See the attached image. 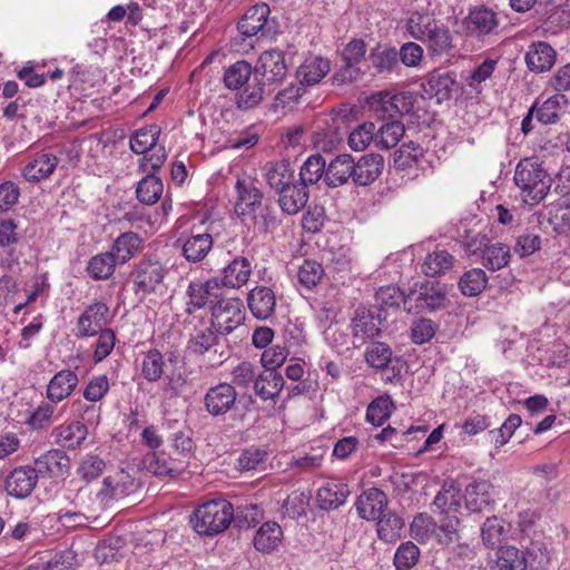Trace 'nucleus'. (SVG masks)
<instances>
[{"label": "nucleus", "instance_id": "obj_11", "mask_svg": "<svg viewBox=\"0 0 570 570\" xmlns=\"http://www.w3.org/2000/svg\"><path fill=\"white\" fill-rule=\"evenodd\" d=\"M237 395L234 385L218 383L206 391L204 407L212 416H223L236 405Z\"/></svg>", "mask_w": 570, "mask_h": 570}, {"label": "nucleus", "instance_id": "obj_52", "mask_svg": "<svg viewBox=\"0 0 570 570\" xmlns=\"http://www.w3.org/2000/svg\"><path fill=\"white\" fill-rule=\"evenodd\" d=\"M488 285V276L482 268H472L465 272L460 281L459 287L464 296L474 297L481 294Z\"/></svg>", "mask_w": 570, "mask_h": 570}, {"label": "nucleus", "instance_id": "obj_53", "mask_svg": "<svg viewBox=\"0 0 570 570\" xmlns=\"http://www.w3.org/2000/svg\"><path fill=\"white\" fill-rule=\"evenodd\" d=\"M524 553L511 546L501 547L498 551L494 570H525Z\"/></svg>", "mask_w": 570, "mask_h": 570}, {"label": "nucleus", "instance_id": "obj_20", "mask_svg": "<svg viewBox=\"0 0 570 570\" xmlns=\"http://www.w3.org/2000/svg\"><path fill=\"white\" fill-rule=\"evenodd\" d=\"M79 383L78 375L71 370L57 372L47 385L46 395L51 403H59L69 397Z\"/></svg>", "mask_w": 570, "mask_h": 570}, {"label": "nucleus", "instance_id": "obj_31", "mask_svg": "<svg viewBox=\"0 0 570 570\" xmlns=\"http://www.w3.org/2000/svg\"><path fill=\"white\" fill-rule=\"evenodd\" d=\"M492 484L485 480L473 481L465 488V507L471 512H482L492 502Z\"/></svg>", "mask_w": 570, "mask_h": 570}, {"label": "nucleus", "instance_id": "obj_40", "mask_svg": "<svg viewBox=\"0 0 570 570\" xmlns=\"http://www.w3.org/2000/svg\"><path fill=\"white\" fill-rule=\"evenodd\" d=\"M265 85L266 82L254 73V77L237 91V107L243 110L257 107L266 95Z\"/></svg>", "mask_w": 570, "mask_h": 570}, {"label": "nucleus", "instance_id": "obj_5", "mask_svg": "<svg viewBox=\"0 0 570 570\" xmlns=\"http://www.w3.org/2000/svg\"><path fill=\"white\" fill-rule=\"evenodd\" d=\"M367 104L376 117L393 118L409 114L413 108L414 97L409 91L383 90L373 94Z\"/></svg>", "mask_w": 570, "mask_h": 570}, {"label": "nucleus", "instance_id": "obj_59", "mask_svg": "<svg viewBox=\"0 0 570 570\" xmlns=\"http://www.w3.org/2000/svg\"><path fill=\"white\" fill-rule=\"evenodd\" d=\"M325 160L320 155L309 156L301 167L299 183L303 186L316 184L325 176Z\"/></svg>", "mask_w": 570, "mask_h": 570}, {"label": "nucleus", "instance_id": "obj_9", "mask_svg": "<svg viewBox=\"0 0 570 570\" xmlns=\"http://www.w3.org/2000/svg\"><path fill=\"white\" fill-rule=\"evenodd\" d=\"M224 294L223 286L218 278L207 281H193L187 288V311L190 313L193 309H200L215 305L219 297Z\"/></svg>", "mask_w": 570, "mask_h": 570}, {"label": "nucleus", "instance_id": "obj_60", "mask_svg": "<svg viewBox=\"0 0 570 570\" xmlns=\"http://www.w3.org/2000/svg\"><path fill=\"white\" fill-rule=\"evenodd\" d=\"M392 350L383 342L372 343L365 352L367 364L377 370H384L392 362Z\"/></svg>", "mask_w": 570, "mask_h": 570}, {"label": "nucleus", "instance_id": "obj_3", "mask_svg": "<svg viewBox=\"0 0 570 570\" xmlns=\"http://www.w3.org/2000/svg\"><path fill=\"white\" fill-rule=\"evenodd\" d=\"M233 520V507L224 499L199 505L191 518L193 528L202 535H215L225 531Z\"/></svg>", "mask_w": 570, "mask_h": 570}, {"label": "nucleus", "instance_id": "obj_57", "mask_svg": "<svg viewBox=\"0 0 570 570\" xmlns=\"http://www.w3.org/2000/svg\"><path fill=\"white\" fill-rule=\"evenodd\" d=\"M165 361L163 354L156 350H149L141 361V375L148 382H158L164 374Z\"/></svg>", "mask_w": 570, "mask_h": 570}, {"label": "nucleus", "instance_id": "obj_49", "mask_svg": "<svg viewBox=\"0 0 570 570\" xmlns=\"http://www.w3.org/2000/svg\"><path fill=\"white\" fill-rule=\"evenodd\" d=\"M370 60L377 72H392L399 67V55L395 48L379 45L370 53Z\"/></svg>", "mask_w": 570, "mask_h": 570}, {"label": "nucleus", "instance_id": "obj_56", "mask_svg": "<svg viewBox=\"0 0 570 570\" xmlns=\"http://www.w3.org/2000/svg\"><path fill=\"white\" fill-rule=\"evenodd\" d=\"M568 98L557 94L548 98L538 109L537 119L542 124H554L559 120L561 110L567 106Z\"/></svg>", "mask_w": 570, "mask_h": 570}, {"label": "nucleus", "instance_id": "obj_27", "mask_svg": "<svg viewBox=\"0 0 570 570\" xmlns=\"http://www.w3.org/2000/svg\"><path fill=\"white\" fill-rule=\"evenodd\" d=\"M250 275V262L246 257L238 256L223 268L219 283L229 288H240L248 282Z\"/></svg>", "mask_w": 570, "mask_h": 570}, {"label": "nucleus", "instance_id": "obj_64", "mask_svg": "<svg viewBox=\"0 0 570 570\" xmlns=\"http://www.w3.org/2000/svg\"><path fill=\"white\" fill-rule=\"evenodd\" d=\"M420 558L419 548L411 541L402 543L394 554L393 563L396 570H410Z\"/></svg>", "mask_w": 570, "mask_h": 570}, {"label": "nucleus", "instance_id": "obj_15", "mask_svg": "<svg viewBox=\"0 0 570 570\" xmlns=\"http://www.w3.org/2000/svg\"><path fill=\"white\" fill-rule=\"evenodd\" d=\"M134 487V478L128 472L119 470L104 479L101 489L97 493V498L104 503L111 500H118L128 495L132 491Z\"/></svg>", "mask_w": 570, "mask_h": 570}, {"label": "nucleus", "instance_id": "obj_16", "mask_svg": "<svg viewBox=\"0 0 570 570\" xmlns=\"http://www.w3.org/2000/svg\"><path fill=\"white\" fill-rule=\"evenodd\" d=\"M38 476L62 478L69 473L70 459L65 451L52 449L35 460Z\"/></svg>", "mask_w": 570, "mask_h": 570}, {"label": "nucleus", "instance_id": "obj_45", "mask_svg": "<svg viewBox=\"0 0 570 570\" xmlns=\"http://www.w3.org/2000/svg\"><path fill=\"white\" fill-rule=\"evenodd\" d=\"M570 27V4L553 6L541 26L546 33L557 35Z\"/></svg>", "mask_w": 570, "mask_h": 570}, {"label": "nucleus", "instance_id": "obj_35", "mask_svg": "<svg viewBox=\"0 0 570 570\" xmlns=\"http://www.w3.org/2000/svg\"><path fill=\"white\" fill-rule=\"evenodd\" d=\"M347 495L346 484L328 481L318 489L316 499L322 510H335L346 501Z\"/></svg>", "mask_w": 570, "mask_h": 570}, {"label": "nucleus", "instance_id": "obj_55", "mask_svg": "<svg viewBox=\"0 0 570 570\" xmlns=\"http://www.w3.org/2000/svg\"><path fill=\"white\" fill-rule=\"evenodd\" d=\"M510 248L502 243L490 244L481 256L483 265L492 271H499L505 267L510 261Z\"/></svg>", "mask_w": 570, "mask_h": 570}, {"label": "nucleus", "instance_id": "obj_25", "mask_svg": "<svg viewBox=\"0 0 570 570\" xmlns=\"http://www.w3.org/2000/svg\"><path fill=\"white\" fill-rule=\"evenodd\" d=\"M237 200L235 212L238 215H249L262 204L263 194L249 179H238L235 186Z\"/></svg>", "mask_w": 570, "mask_h": 570}, {"label": "nucleus", "instance_id": "obj_30", "mask_svg": "<svg viewBox=\"0 0 570 570\" xmlns=\"http://www.w3.org/2000/svg\"><path fill=\"white\" fill-rule=\"evenodd\" d=\"M271 13L266 3H257L250 7L237 24V29L244 37L256 36L267 23Z\"/></svg>", "mask_w": 570, "mask_h": 570}, {"label": "nucleus", "instance_id": "obj_34", "mask_svg": "<svg viewBox=\"0 0 570 570\" xmlns=\"http://www.w3.org/2000/svg\"><path fill=\"white\" fill-rule=\"evenodd\" d=\"M58 165V158L50 153H40L23 168V176L28 181H40L48 178Z\"/></svg>", "mask_w": 570, "mask_h": 570}, {"label": "nucleus", "instance_id": "obj_21", "mask_svg": "<svg viewBox=\"0 0 570 570\" xmlns=\"http://www.w3.org/2000/svg\"><path fill=\"white\" fill-rule=\"evenodd\" d=\"M463 24L469 36L479 38L492 33L498 28L499 21L492 10L479 7L470 11Z\"/></svg>", "mask_w": 570, "mask_h": 570}, {"label": "nucleus", "instance_id": "obj_43", "mask_svg": "<svg viewBox=\"0 0 570 570\" xmlns=\"http://www.w3.org/2000/svg\"><path fill=\"white\" fill-rule=\"evenodd\" d=\"M117 264L111 252L100 253L89 259L86 271L95 281H105L112 276Z\"/></svg>", "mask_w": 570, "mask_h": 570}, {"label": "nucleus", "instance_id": "obj_63", "mask_svg": "<svg viewBox=\"0 0 570 570\" xmlns=\"http://www.w3.org/2000/svg\"><path fill=\"white\" fill-rule=\"evenodd\" d=\"M375 130L373 122L358 125L348 136V146L355 151L364 150L372 141L375 142Z\"/></svg>", "mask_w": 570, "mask_h": 570}, {"label": "nucleus", "instance_id": "obj_28", "mask_svg": "<svg viewBox=\"0 0 570 570\" xmlns=\"http://www.w3.org/2000/svg\"><path fill=\"white\" fill-rule=\"evenodd\" d=\"M455 85V78L450 72L433 71L423 83V90L430 98L442 102L450 99Z\"/></svg>", "mask_w": 570, "mask_h": 570}, {"label": "nucleus", "instance_id": "obj_7", "mask_svg": "<svg viewBox=\"0 0 570 570\" xmlns=\"http://www.w3.org/2000/svg\"><path fill=\"white\" fill-rule=\"evenodd\" d=\"M180 243L181 256L189 263L203 262L213 248V236L200 226H193L189 234L177 239Z\"/></svg>", "mask_w": 570, "mask_h": 570}, {"label": "nucleus", "instance_id": "obj_19", "mask_svg": "<svg viewBox=\"0 0 570 570\" xmlns=\"http://www.w3.org/2000/svg\"><path fill=\"white\" fill-rule=\"evenodd\" d=\"M217 335L210 328L206 327L196 331L188 341L187 348L190 353L196 355H203L214 348V353L218 354L217 358L210 360L212 366L219 365L228 358V354L225 351L218 352Z\"/></svg>", "mask_w": 570, "mask_h": 570}, {"label": "nucleus", "instance_id": "obj_47", "mask_svg": "<svg viewBox=\"0 0 570 570\" xmlns=\"http://www.w3.org/2000/svg\"><path fill=\"white\" fill-rule=\"evenodd\" d=\"M253 75L250 63L239 60L225 70L224 83L228 89L238 91L254 77Z\"/></svg>", "mask_w": 570, "mask_h": 570}, {"label": "nucleus", "instance_id": "obj_61", "mask_svg": "<svg viewBox=\"0 0 570 570\" xmlns=\"http://www.w3.org/2000/svg\"><path fill=\"white\" fill-rule=\"evenodd\" d=\"M55 410V403L41 402L32 412H30L24 423L31 430L46 429L52 423Z\"/></svg>", "mask_w": 570, "mask_h": 570}, {"label": "nucleus", "instance_id": "obj_14", "mask_svg": "<svg viewBox=\"0 0 570 570\" xmlns=\"http://www.w3.org/2000/svg\"><path fill=\"white\" fill-rule=\"evenodd\" d=\"M108 306L102 302L89 304L80 314L77 322V335L80 337L96 336L105 331L107 325Z\"/></svg>", "mask_w": 570, "mask_h": 570}, {"label": "nucleus", "instance_id": "obj_32", "mask_svg": "<svg viewBox=\"0 0 570 570\" xmlns=\"http://www.w3.org/2000/svg\"><path fill=\"white\" fill-rule=\"evenodd\" d=\"M278 203L282 210L295 215L302 210L308 200V191L301 183H292L278 193Z\"/></svg>", "mask_w": 570, "mask_h": 570}, {"label": "nucleus", "instance_id": "obj_10", "mask_svg": "<svg viewBox=\"0 0 570 570\" xmlns=\"http://www.w3.org/2000/svg\"><path fill=\"white\" fill-rule=\"evenodd\" d=\"M165 274L166 271L159 261H140L131 273L136 294L145 296L155 292L164 281Z\"/></svg>", "mask_w": 570, "mask_h": 570}, {"label": "nucleus", "instance_id": "obj_39", "mask_svg": "<svg viewBox=\"0 0 570 570\" xmlns=\"http://www.w3.org/2000/svg\"><path fill=\"white\" fill-rule=\"evenodd\" d=\"M455 257L445 249H435L429 253L422 265L421 271L428 277H438L445 275L452 269Z\"/></svg>", "mask_w": 570, "mask_h": 570}, {"label": "nucleus", "instance_id": "obj_51", "mask_svg": "<svg viewBox=\"0 0 570 570\" xmlns=\"http://www.w3.org/2000/svg\"><path fill=\"white\" fill-rule=\"evenodd\" d=\"M405 128L401 121L394 120L383 124L375 130V145L382 149L395 147L404 136Z\"/></svg>", "mask_w": 570, "mask_h": 570}, {"label": "nucleus", "instance_id": "obj_6", "mask_svg": "<svg viewBox=\"0 0 570 570\" xmlns=\"http://www.w3.org/2000/svg\"><path fill=\"white\" fill-rule=\"evenodd\" d=\"M244 320L243 302L237 297H225L212 305L213 326L222 334H229L237 328Z\"/></svg>", "mask_w": 570, "mask_h": 570}, {"label": "nucleus", "instance_id": "obj_4", "mask_svg": "<svg viewBox=\"0 0 570 570\" xmlns=\"http://www.w3.org/2000/svg\"><path fill=\"white\" fill-rule=\"evenodd\" d=\"M448 301L446 287L439 282L424 281L415 283L404 298L409 313L420 314L441 309Z\"/></svg>", "mask_w": 570, "mask_h": 570}, {"label": "nucleus", "instance_id": "obj_2", "mask_svg": "<svg viewBox=\"0 0 570 570\" xmlns=\"http://www.w3.org/2000/svg\"><path fill=\"white\" fill-rule=\"evenodd\" d=\"M161 129L158 125H149L136 130L130 137V149L137 155H144L138 160V167L144 173L156 171L167 159L164 146L157 145Z\"/></svg>", "mask_w": 570, "mask_h": 570}, {"label": "nucleus", "instance_id": "obj_24", "mask_svg": "<svg viewBox=\"0 0 570 570\" xmlns=\"http://www.w3.org/2000/svg\"><path fill=\"white\" fill-rule=\"evenodd\" d=\"M384 159L379 154H367L354 161L353 181L358 186H367L382 174Z\"/></svg>", "mask_w": 570, "mask_h": 570}, {"label": "nucleus", "instance_id": "obj_23", "mask_svg": "<svg viewBox=\"0 0 570 570\" xmlns=\"http://www.w3.org/2000/svg\"><path fill=\"white\" fill-rule=\"evenodd\" d=\"M556 50L544 41H537L529 46L525 53V63L530 71L541 73L550 70L556 63Z\"/></svg>", "mask_w": 570, "mask_h": 570}, {"label": "nucleus", "instance_id": "obj_17", "mask_svg": "<svg viewBox=\"0 0 570 570\" xmlns=\"http://www.w3.org/2000/svg\"><path fill=\"white\" fill-rule=\"evenodd\" d=\"M431 57L450 56L454 51L453 37L450 29L440 20L421 40Z\"/></svg>", "mask_w": 570, "mask_h": 570}, {"label": "nucleus", "instance_id": "obj_26", "mask_svg": "<svg viewBox=\"0 0 570 570\" xmlns=\"http://www.w3.org/2000/svg\"><path fill=\"white\" fill-rule=\"evenodd\" d=\"M331 70L328 59L321 56H308L297 69L296 77L304 86L318 83Z\"/></svg>", "mask_w": 570, "mask_h": 570}, {"label": "nucleus", "instance_id": "obj_22", "mask_svg": "<svg viewBox=\"0 0 570 570\" xmlns=\"http://www.w3.org/2000/svg\"><path fill=\"white\" fill-rule=\"evenodd\" d=\"M247 305L254 317L267 320L275 312L276 295L267 286H256L247 295Z\"/></svg>", "mask_w": 570, "mask_h": 570}, {"label": "nucleus", "instance_id": "obj_8", "mask_svg": "<svg viewBox=\"0 0 570 570\" xmlns=\"http://www.w3.org/2000/svg\"><path fill=\"white\" fill-rule=\"evenodd\" d=\"M38 473L30 465H20L11 470L3 480L6 493L22 500L32 494L38 483Z\"/></svg>", "mask_w": 570, "mask_h": 570}, {"label": "nucleus", "instance_id": "obj_18", "mask_svg": "<svg viewBox=\"0 0 570 570\" xmlns=\"http://www.w3.org/2000/svg\"><path fill=\"white\" fill-rule=\"evenodd\" d=\"M386 505V494L376 488L365 490L356 501L358 515L368 521H376L383 514Z\"/></svg>", "mask_w": 570, "mask_h": 570}, {"label": "nucleus", "instance_id": "obj_41", "mask_svg": "<svg viewBox=\"0 0 570 570\" xmlns=\"http://www.w3.org/2000/svg\"><path fill=\"white\" fill-rule=\"evenodd\" d=\"M283 539V530L276 522H265L256 531L254 547L257 551L269 553L278 548Z\"/></svg>", "mask_w": 570, "mask_h": 570}, {"label": "nucleus", "instance_id": "obj_50", "mask_svg": "<svg viewBox=\"0 0 570 570\" xmlns=\"http://www.w3.org/2000/svg\"><path fill=\"white\" fill-rule=\"evenodd\" d=\"M87 436V428L79 421H73L57 429V442L68 449H76L81 445Z\"/></svg>", "mask_w": 570, "mask_h": 570}, {"label": "nucleus", "instance_id": "obj_33", "mask_svg": "<svg viewBox=\"0 0 570 570\" xmlns=\"http://www.w3.org/2000/svg\"><path fill=\"white\" fill-rule=\"evenodd\" d=\"M354 159L343 154L333 159L325 171V181L330 187L344 185L354 175Z\"/></svg>", "mask_w": 570, "mask_h": 570}, {"label": "nucleus", "instance_id": "obj_44", "mask_svg": "<svg viewBox=\"0 0 570 570\" xmlns=\"http://www.w3.org/2000/svg\"><path fill=\"white\" fill-rule=\"evenodd\" d=\"M284 386V379L279 373L267 371L254 381V390L264 401L276 397Z\"/></svg>", "mask_w": 570, "mask_h": 570}, {"label": "nucleus", "instance_id": "obj_36", "mask_svg": "<svg viewBox=\"0 0 570 570\" xmlns=\"http://www.w3.org/2000/svg\"><path fill=\"white\" fill-rule=\"evenodd\" d=\"M263 170L267 185L277 194L295 181V171L286 161L267 163Z\"/></svg>", "mask_w": 570, "mask_h": 570}, {"label": "nucleus", "instance_id": "obj_12", "mask_svg": "<svg viewBox=\"0 0 570 570\" xmlns=\"http://www.w3.org/2000/svg\"><path fill=\"white\" fill-rule=\"evenodd\" d=\"M380 315L365 307H358L352 318V341L354 347H361L367 340H372L381 333Z\"/></svg>", "mask_w": 570, "mask_h": 570}, {"label": "nucleus", "instance_id": "obj_29", "mask_svg": "<svg viewBox=\"0 0 570 570\" xmlns=\"http://www.w3.org/2000/svg\"><path fill=\"white\" fill-rule=\"evenodd\" d=\"M144 466L158 476H178L184 471V465L171 460L165 452L153 451L145 455Z\"/></svg>", "mask_w": 570, "mask_h": 570}, {"label": "nucleus", "instance_id": "obj_38", "mask_svg": "<svg viewBox=\"0 0 570 570\" xmlns=\"http://www.w3.org/2000/svg\"><path fill=\"white\" fill-rule=\"evenodd\" d=\"M543 216L558 234L570 233V202L558 199L543 208Z\"/></svg>", "mask_w": 570, "mask_h": 570}, {"label": "nucleus", "instance_id": "obj_42", "mask_svg": "<svg viewBox=\"0 0 570 570\" xmlns=\"http://www.w3.org/2000/svg\"><path fill=\"white\" fill-rule=\"evenodd\" d=\"M142 239L132 232L120 234L111 246V253L118 264H126L140 250Z\"/></svg>", "mask_w": 570, "mask_h": 570}, {"label": "nucleus", "instance_id": "obj_13", "mask_svg": "<svg viewBox=\"0 0 570 570\" xmlns=\"http://www.w3.org/2000/svg\"><path fill=\"white\" fill-rule=\"evenodd\" d=\"M254 73L262 77L266 83L278 82L287 73L285 55L278 49H269L262 52L258 57Z\"/></svg>", "mask_w": 570, "mask_h": 570}, {"label": "nucleus", "instance_id": "obj_58", "mask_svg": "<svg viewBox=\"0 0 570 570\" xmlns=\"http://www.w3.org/2000/svg\"><path fill=\"white\" fill-rule=\"evenodd\" d=\"M433 504L443 514H456L460 510L459 489L453 484H444L436 494Z\"/></svg>", "mask_w": 570, "mask_h": 570}, {"label": "nucleus", "instance_id": "obj_37", "mask_svg": "<svg viewBox=\"0 0 570 570\" xmlns=\"http://www.w3.org/2000/svg\"><path fill=\"white\" fill-rule=\"evenodd\" d=\"M366 45L363 40L355 39L350 41L343 50V59L346 62L345 69L341 73L334 76V81L345 82L355 78L354 65H357L365 56Z\"/></svg>", "mask_w": 570, "mask_h": 570}, {"label": "nucleus", "instance_id": "obj_54", "mask_svg": "<svg viewBox=\"0 0 570 570\" xmlns=\"http://www.w3.org/2000/svg\"><path fill=\"white\" fill-rule=\"evenodd\" d=\"M377 535L385 542H393L401 537L404 522L395 512L383 513L377 520Z\"/></svg>", "mask_w": 570, "mask_h": 570}, {"label": "nucleus", "instance_id": "obj_1", "mask_svg": "<svg viewBox=\"0 0 570 570\" xmlns=\"http://www.w3.org/2000/svg\"><path fill=\"white\" fill-rule=\"evenodd\" d=\"M513 180L521 200L529 206L540 204L552 186L550 174L535 157L523 158L517 164Z\"/></svg>", "mask_w": 570, "mask_h": 570}, {"label": "nucleus", "instance_id": "obj_62", "mask_svg": "<svg viewBox=\"0 0 570 570\" xmlns=\"http://www.w3.org/2000/svg\"><path fill=\"white\" fill-rule=\"evenodd\" d=\"M393 412V402L390 396L375 399L366 410V419L372 424L382 425Z\"/></svg>", "mask_w": 570, "mask_h": 570}, {"label": "nucleus", "instance_id": "obj_48", "mask_svg": "<svg viewBox=\"0 0 570 570\" xmlns=\"http://www.w3.org/2000/svg\"><path fill=\"white\" fill-rule=\"evenodd\" d=\"M438 21L432 13L416 10L409 14L405 28L412 38L421 41Z\"/></svg>", "mask_w": 570, "mask_h": 570}, {"label": "nucleus", "instance_id": "obj_46", "mask_svg": "<svg viewBox=\"0 0 570 570\" xmlns=\"http://www.w3.org/2000/svg\"><path fill=\"white\" fill-rule=\"evenodd\" d=\"M150 173L151 171L138 181L136 188L138 200L145 205L156 204L164 190L161 179Z\"/></svg>", "mask_w": 570, "mask_h": 570}]
</instances>
